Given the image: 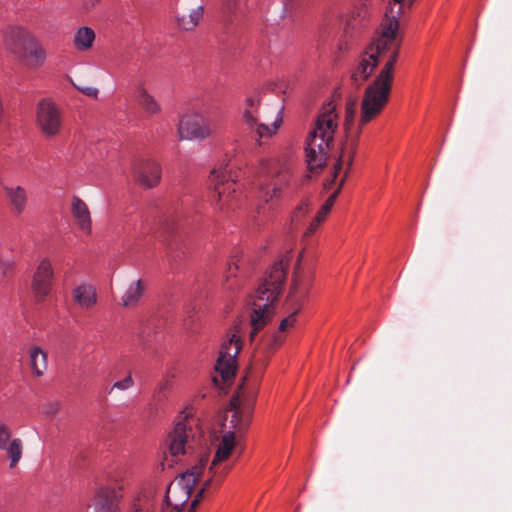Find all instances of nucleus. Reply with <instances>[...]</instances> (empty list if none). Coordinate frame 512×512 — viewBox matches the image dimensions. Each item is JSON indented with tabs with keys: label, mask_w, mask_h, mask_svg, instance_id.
<instances>
[{
	"label": "nucleus",
	"mask_w": 512,
	"mask_h": 512,
	"mask_svg": "<svg viewBox=\"0 0 512 512\" xmlns=\"http://www.w3.org/2000/svg\"><path fill=\"white\" fill-rule=\"evenodd\" d=\"M236 436L233 434H226L222 433L220 442L218 444L215 456L212 460L211 466H210V472L213 473V476L210 477L208 480H212L211 484L209 485V488L212 485L218 486L221 482V478L225 475L227 469L223 468L221 469L218 467V465L227 460L231 455L233 450L235 449L236 445Z\"/></svg>",
	"instance_id": "obj_18"
},
{
	"label": "nucleus",
	"mask_w": 512,
	"mask_h": 512,
	"mask_svg": "<svg viewBox=\"0 0 512 512\" xmlns=\"http://www.w3.org/2000/svg\"><path fill=\"white\" fill-rule=\"evenodd\" d=\"M145 283L142 279L131 285L122 297V304L125 307L134 306L138 303L145 290Z\"/></svg>",
	"instance_id": "obj_27"
},
{
	"label": "nucleus",
	"mask_w": 512,
	"mask_h": 512,
	"mask_svg": "<svg viewBox=\"0 0 512 512\" xmlns=\"http://www.w3.org/2000/svg\"><path fill=\"white\" fill-rule=\"evenodd\" d=\"M211 482H212L211 479L205 481L203 487L199 490L195 499L191 502L188 512H195V509L198 506L204 492L209 489V485L211 484Z\"/></svg>",
	"instance_id": "obj_31"
},
{
	"label": "nucleus",
	"mask_w": 512,
	"mask_h": 512,
	"mask_svg": "<svg viewBox=\"0 0 512 512\" xmlns=\"http://www.w3.org/2000/svg\"><path fill=\"white\" fill-rule=\"evenodd\" d=\"M6 48L20 59H31V66L38 67L45 60V52L34 37L24 28L9 26L3 30Z\"/></svg>",
	"instance_id": "obj_6"
},
{
	"label": "nucleus",
	"mask_w": 512,
	"mask_h": 512,
	"mask_svg": "<svg viewBox=\"0 0 512 512\" xmlns=\"http://www.w3.org/2000/svg\"><path fill=\"white\" fill-rule=\"evenodd\" d=\"M338 114L335 106L328 103L323 107L310 131L306 143V158L310 173H319L325 166L327 152L333 143L334 134L338 127Z\"/></svg>",
	"instance_id": "obj_3"
},
{
	"label": "nucleus",
	"mask_w": 512,
	"mask_h": 512,
	"mask_svg": "<svg viewBox=\"0 0 512 512\" xmlns=\"http://www.w3.org/2000/svg\"><path fill=\"white\" fill-rule=\"evenodd\" d=\"M240 0H224V7L228 12H233L237 9Z\"/></svg>",
	"instance_id": "obj_38"
},
{
	"label": "nucleus",
	"mask_w": 512,
	"mask_h": 512,
	"mask_svg": "<svg viewBox=\"0 0 512 512\" xmlns=\"http://www.w3.org/2000/svg\"><path fill=\"white\" fill-rule=\"evenodd\" d=\"M11 437L10 428L0 421V450L6 452L10 459V467L13 468L22 457V441L19 438L11 439Z\"/></svg>",
	"instance_id": "obj_20"
},
{
	"label": "nucleus",
	"mask_w": 512,
	"mask_h": 512,
	"mask_svg": "<svg viewBox=\"0 0 512 512\" xmlns=\"http://www.w3.org/2000/svg\"><path fill=\"white\" fill-rule=\"evenodd\" d=\"M257 103L253 97L246 99V108L244 111L243 119L245 124L250 129H256L259 137H268L276 133L279 128L282 118L280 116L281 107L276 108V117L271 124L266 122H259V119L254 115Z\"/></svg>",
	"instance_id": "obj_16"
},
{
	"label": "nucleus",
	"mask_w": 512,
	"mask_h": 512,
	"mask_svg": "<svg viewBox=\"0 0 512 512\" xmlns=\"http://www.w3.org/2000/svg\"><path fill=\"white\" fill-rule=\"evenodd\" d=\"M199 444L200 437H197L187 418L179 421L168 436L169 452L172 457L192 455Z\"/></svg>",
	"instance_id": "obj_10"
},
{
	"label": "nucleus",
	"mask_w": 512,
	"mask_h": 512,
	"mask_svg": "<svg viewBox=\"0 0 512 512\" xmlns=\"http://www.w3.org/2000/svg\"><path fill=\"white\" fill-rule=\"evenodd\" d=\"M123 498L122 487L114 485H101L91 499V512H120V503Z\"/></svg>",
	"instance_id": "obj_13"
},
{
	"label": "nucleus",
	"mask_w": 512,
	"mask_h": 512,
	"mask_svg": "<svg viewBox=\"0 0 512 512\" xmlns=\"http://www.w3.org/2000/svg\"><path fill=\"white\" fill-rule=\"evenodd\" d=\"M95 41V32L87 26L77 29L73 37V45L78 51L89 50Z\"/></svg>",
	"instance_id": "obj_25"
},
{
	"label": "nucleus",
	"mask_w": 512,
	"mask_h": 512,
	"mask_svg": "<svg viewBox=\"0 0 512 512\" xmlns=\"http://www.w3.org/2000/svg\"><path fill=\"white\" fill-rule=\"evenodd\" d=\"M229 273L232 274V267H229Z\"/></svg>",
	"instance_id": "obj_45"
},
{
	"label": "nucleus",
	"mask_w": 512,
	"mask_h": 512,
	"mask_svg": "<svg viewBox=\"0 0 512 512\" xmlns=\"http://www.w3.org/2000/svg\"><path fill=\"white\" fill-rule=\"evenodd\" d=\"M241 349L240 337L235 333L231 335L228 342L221 346L215 369L220 373L222 379L227 382L232 379L236 372V356Z\"/></svg>",
	"instance_id": "obj_14"
},
{
	"label": "nucleus",
	"mask_w": 512,
	"mask_h": 512,
	"mask_svg": "<svg viewBox=\"0 0 512 512\" xmlns=\"http://www.w3.org/2000/svg\"><path fill=\"white\" fill-rule=\"evenodd\" d=\"M310 177H311V176H310L309 174H307V175L305 176V178H306V179H309Z\"/></svg>",
	"instance_id": "obj_44"
},
{
	"label": "nucleus",
	"mask_w": 512,
	"mask_h": 512,
	"mask_svg": "<svg viewBox=\"0 0 512 512\" xmlns=\"http://www.w3.org/2000/svg\"><path fill=\"white\" fill-rule=\"evenodd\" d=\"M299 265L300 258L297 261L288 298L294 305L301 306L311 287L312 278L309 275L301 274L299 272Z\"/></svg>",
	"instance_id": "obj_22"
},
{
	"label": "nucleus",
	"mask_w": 512,
	"mask_h": 512,
	"mask_svg": "<svg viewBox=\"0 0 512 512\" xmlns=\"http://www.w3.org/2000/svg\"><path fill=\"white\" fill-rule=\"evenodd\" d=\"M37 124L47 136L56 135L61 127V115L50 99H42L37 105Z\"/></svg>",
	"instance_id": "obj_17"
},
{
	"label": "nucleus",
	"mask_w": 512,
	"mask_h": 512,
	"mask_svg": "<svg viewBox=\"0 0 512 512\" xmlns=\"http://www.w3.org/2000/svg\"><path fill=\"white\" fill-rule=\"evenodd\" d=\"M133 385H134V381H133L131 375L129 374L123 380L115 382L112 386V389L116 388L119 390H127V389L131 388Z\"/></svg>",
	"instance_id": "obj_32"
},
{
	"label": "nucleus",
	"mask_w": 512,
	"mask_h": 512,
	"mask_svg": "<svg viewBox=\"0 0 512 512\" xmlns=\"http://www.w3.org/2000/svg\"><path fill=\"white\" fill-rule=\"evenodd\" d=\"M168 388V382H163L159 385L157 393L154 395V401L160 402L163 399V392Z\"/></svg>",
	"instance_id": "obj_37"
},
{
	"label": "nucleus",
	"mask_w": 512,
	"mask_h": 512,
	"mask_svg": "<svg viewBox=\"0 0 512 512\" xmlns=\"http://www.w3.org/2000/svg\"><path fill=\"white\" fill-rule=\"evenodd\" d=\"M73 302L81 309H91L97 303L95 288L89 284H82L72 290Z\"/></svg>",
	"instance_id": "obj_23"
},
{
	"label": "nucleus",
	"mask_w": 512,
	"mask_h": 512,
	"mask_svg": "<svg viewBox=\"0 0 512 512\" xmlns=\"http://www.w3.org/2000/svg\"><path fill=\"white\" fill-rule=\"evenodd\" d=\"M300 309V305H295L293 311L281 320L278 331L266 335L262 343L255 348L250 362L251 371H261L266 366L268 359L284 342L282 334L294 326Z\"/></svg>",
	"instance_id": "obj_7"
},
{
	"label": "nucleus",
	"mask_w": 512,
	"mask_h": 512,
	"mask_svg": "<svg viewBox=\"0 0 512 512\" xmlns=\"http://www.w3.org/2000/svg\"><path fill=\"white\" fill-rule=\"evenodd\" d=\"M7 198L9 199L10 205L13 212L16 215H20L24 212L27 203V194L24 188L21 186L17 187H3Z\"/></svg>",
	"instance_id": "obj_24"
},
{
	"label": "nucleus",
	"mask_w": 512,
	"mask_h": 512,
	"mask_svg": "<svg viewBox=\"0 0 512 512\" xmlns=\"http://www.w3.org/2000/svg\"><path fill=\"white\" fill-rule=\"evenodd\" d=\"M60 409V405L58 403H48L44 405L43 412L46 415L54 416Z\"/></svg>",
	"instance_id": "obj_36"
},
{
	"label": "nucleus",
	"mask_w": 512,
	"mask_h": 512,
	"mask_svg": "<svg viewBox=\"0 0 512 512\" xmlns=\"http://www.w3.org/2000/svg\"><path fill=\"white\" fill-rule=\"evenodd\" d=\"M13 272V263L0 261V274L4 277H8Z\"/></svg>",
	"instance_id": "obj_34"
},
{
	"label": "nucleus",
	"mask_w": 512,
	"mask_h": 512,
	"mask_svg": "<svg viewBox=\"0 0 512 512\" xmlns=\"http://www.w3.org/2000/svg\"><path fill=\"white\" fill-rule=\"evenodd\" d=\"M75 87L81 91L83 94H85L86 96H89V97H92V98H96L97 95H98V89L95 88V87H90V86H76Z\"/></svg>",
	"instance_id": "obj_35"
},
{
	"label": "nucleus",
	"mask_w": 512,
	"mask_h": 512,
	"mask_svg": "<svg viewBox=\"0 0 512 512\" xmlns=\"http://www.w3.org/2000/svg\"><path fill=\"white\" fill-rule=\"evenodd\" d=\"M141 509H143L141 506H140V503H136L135 506H134V512H137V511H140Z\"/></svg>",
	"instance_id": "obj_42"
},
{
	"label": "nucleus",
	"mask_w": 512,
	"mask_h": 512,
	"mask_svg": "<svg viewBox=\"0 0 512 512\" xmlns=\"http://www.w3.org/2000/svg\"><path fill=\"white\" fill-rule=\"evenodd\" d=\"M414 1H415V0H406V3H407V4H408V6L410 7V6L413 4V2H414Z\"/></svg>",
	"instance_id": "obj_43"
},
{
	"label": "nucleus",
	"mask_w": 512,
	"mask_h": 512,
	"mask_svg": "<svg viewBox=\"0 0 512 512\" xmlns=\"http://www.w3.org/2000/svg\"><path fill=\"white\" fill-rule=\"evenodd\" d=\"M321 222H318V216L315 217V219L310 223L309 228L305 232L306 236L311 235L319 226Z\"/></svg>",
	"instance_id": "obj_39"
},
{
	"label": "nucleus",
	"mask_w": 512,
	"mask_h": 512,
	"mask_svg": "<svg viewBox=\"0 0 512 512\" xmlns=\"http://www.w3.org/2000/svg\"><path fill=\"white\" fill-rule=\"evenodd\" d=\"M210 182L214 184L215 193L218 196V201L228 208H233L231 203V196L236 192V183L232 176L230 169L220 166L214 168L210 174Z\"/></svg>",
	"instance_id": "obj_15"
},
{
	"label": "nucleus",
	"mask_w": 512,
	"mask_h": 512,
	"mask_svg": "<svg viewBox=\"0 0 512 512\" xmlns=\"http://www.w3.org/2000/svg\"><path fill=\"white\" fill-rule=\"evenodd\" d=\"M162 512H182V509L164 503V505L162 507Z\"/></svg>",
	"instance_id": "obj_40"
},
{
	"label": "nucleus",
	"mask_w": 512,
	"mask_h": 512,
	"mask_svg": "<svg viewBox=\"0 0 512 512\" xmlns=\"http://www.w3.org/2000/svg\"><path fill=\"white\" fill-rule=\"evenodd\" d=\"M288 265L283 260L276 262L270 268L264 282L256 290L252 301V313L250 324L252 331L251 340L271 319L273 315V304L280 295L286 279Z\"/></svg>",
	"instance_id": "obj_2"
},
{
	"label": "nucleus",
	"mask_w": 512,
	"mask_h": 512,
	"mask_svg": "<svg viewBox=\"0 0 512 512\" xmlns=\"http://www.w3.org/2000/svg\"><path fill=\"white\" fill-rule=\"evenodd\" d=\"M350 169L351 168H348V165H346V171L344 173V176L342 177V179L339 182L338 188L328 197V199L322 205L321 209L318 211V213H317L318 222H322L325 219L326 215L332 209L334 202L346 181V178H347V175H348V172L350 171Z\"/></svg>",
	"instance_id": "obj_29"
},
{
	"label": "nucleus",
	"mask_w": 512,
	"mask_h": 512,
	"mask_svg": "<svg viewBox=\"0 0 512 512\" xmlns=\"http://www.w3.org/2000/svg\"><path fill=\"white\" fill-rule=\"evenodd\" d=\"M357 111V98L350 97L346 101V109H345V121H344V130H345V140L342 142L340 155L337 159V162L334 165V170L332 174L331 180L327 181L324 184L325 189H330L332 184L336 181L338 174L342 170L343 165H348V168H351L353 165L354 157L356 154V150L359 143V138L361 135L362 128L366 124L361 123V119L359 120V124L356 128L354 125V118Z\"/></svg>",
	"instance_id": "obj_4"
},
{
	"label": "nucleus",
	"mask_w": 512,
	"mask_h": 512,
	"mask_svg": "<svg viewBox=\"0 0 512 512\" xmlns=\"http://www.w3.org/2000/svg\"><path fill=\"white\" fill-rule=\"evenodd\" d=\"M309 211L308 204L303 202L301 203L295 210L293 214V221H298L300 218L304 217Z\"/></svg>",
	"instance_id": "obj_33"
},
{
	"label": "nucleus",
	"mask_w": 512,
	"mask_h": 512,
	"mask_svg": "<svg viewBox=\"0 0 512 512\" xmlns=\"http://www.w3.org/2000/svg\"><path fill=\"white\" fill-rule=\"evenodd\" d=\"M291 175L289 167L280 161H273L269 164L264 174L257 182L256 196L264 203L280 196V193L289 181Z\"/></svg>",
	"instance_id": "obj_8"
},
{
	"label": "nucleus",
	"mask_w": 512,
	"mask_h": 512,
	"mask_svg": "<svg viewBox=\"0 0 512 512\" xmlns=\"http://www.w3.org/2000/svg\"><path fill=\"white\" fill-rule=\"evenodd\" d=\"M212 131L210 121L200 113L181 116L177 126L180 140H203L209 137Z\"/></svg>",
	"instance_id": "obj_11"
},
{
	"label": "nucleus",
	"mask_w": 512,
	"mask_h": 512,
	"mask_svg": "<svg viewBox=\"0 0 512 512\" xmlns=\"http://www.w3.org/2000/svg\"><path fill=\"white\" fill-rule=\"evenodd\" d=\"M131 175L139 186L151 189L161 180V168L152 159L138 157L131 162Z\"/></svg>",
	"instance_id": "obj_12"
},
{
	"label": "nucleus",
	"mask_w": 512,
	"mask_h": 512,
	"mask_svg": "<svg viewBox=\"0 0 512 512\" xmlns=\"http://www.w3.org/2000/svg\"><path fill=\"white\" fill-rule=\"evenodd\" d=\"M203 16V7L198 6L193 9L189 14L183 15L178 18V24L184 30L190 31L193 30L198 24L200 19Z\"/></svg>",
	"instance_id": "obj_30"
},
{
	"label": "nucleus",
	"mask_w": 512,
	"mask_h": 512,
	"mask_svg": "<svg viewBox=\"0 0 512 512\" xmlns=\"http://www.w3.org/2000/svg\"><path fill=\"white\" fill-rule=\"evenodd\" d=\"M31 369L36 376L43 375L47 367L46 354L40 347H33L30 351Z\"/></svg>",
	"instance_id": "obj_28"
},
{
	"label": "nucleus",
	"mask_w": 512,
	"mask_h": 512,
	"mask_svg": "<svg viewBox=\"0 0 512 512\" xmlns=\"http://www.w3.org/2000/svg\"><path fill=\"white\" fill-rule=\"evenodd\" d=\"M253 397L245 394L243 386L232 396L228 407L221 419V432L230 433L236 437L242 436L246 431L252 413Z\"/></svg>",
	"instance_id": "obj_5"
},
{
	"label": "nucleus",
	"mask_w": 512,
	"mask_h": 512,
	"mask_svg": "<svg viewBox=\"0 0 512 512\" xmlns=\"http://www.w3.org/2000/svg\"><path fill=\"white\" fill-rule=\"evenodd\" d=\"M53 283V271L48 260L39 264L32 282V291L37 301H42L50 294Z\"/></svg>",
	"instance_id": "obj_19"
},
{
	"label": "nucleus",
	"mask_w": 512,
	"mask_h": 512,
	"mask_svg": "<svg viewBox=\"0 0 512 512\" xmlns=\"http://www.w3.org/2000/svg\"><path fill=\"white\" fill-rule=\"evenodd\" d=\"M136 92L137 101L146 113L150 115H156L161 112L160 104L151 94L147 92V90L142 85L138 86Z\"/></svg>",
	"instance_id": "obj_26"
},
{
	"label": "nucleus",
	"mask_w": 512,
	"mask_h": 512,
	"mask_svg": "<svg viewBox=\"0 0 512 512\" xmlns=\"http://www.w3.org/2000/svg\"><path fill=\"white\" fill-rule=\"evenodd\" d=\"M207 460L208 457L203 456L197 465L186 471L180 479L171 483L167 488L164 503L182 509L189 500L195 484L199 481Z\"/></svg>",
	"instance_id": "obj_9"
},
{
	"label": "nucleus",
	"mask_w": 512,
	"mask_h": 512,
	"mask_svg": "<svg viewBox=\"0 0 512 512\" xmlns=\"http://www.w3.org/2000/svg\"><path fill=\"white\" fill-rule=\"evenodd\" d=\"M100 0H83L84 8L89 10L93 8Z\"/></svg>",
	"instance_id": "obj_41"
},
{
	"label": "nucleus",
	"mask_w": 512,
	"mask_h": 512,
	"mask_svg": "<svg viewBox=\"0 0 512 512\" xmlns=\"http://www.w3.org/2000/svg\"><path fill=\"white\" fill-rule=\"evenodd\" d=\"M405 3L406 0H393V5L386 13L376 37L351 72V84L355 89H359L371 76L380 58L388 57L375 80L365 89L360 109L362 124H368L375 119L389 101L394 66L402 44L398 17Z\"/></svg>",
	"instance_id": "obj_1"
},
{
	"label": "nucleus",
	"mask_w": 512,
	"mask_h": 512,
	"mask_svg": "<svg viewBox=\"0 0 512 512\" xmlns=\"http://www.w3.org/2000/svg\"><path fill=\"white\" fill-rule=\"evenodd\" d=\"M73 221L84 234L92 233V219L87 204L77 196H73L70 207Z\"/></svg>",
	"instance_id": "obj_21"
}]
</instances>
